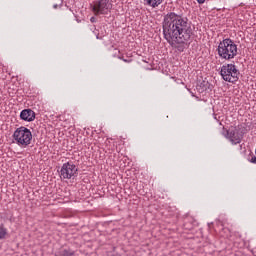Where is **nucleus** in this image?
I'll use <instances>...</instances> for the list:
<instances>
[{
	"mask_svg": "<svg viewBox=\"0 0 256 256\" xmlns=\"http://www.w3.org/2000/svg\"><path fill=\"white\" fill-rule=\"evenodd\" d=\"M163 37L171 47H175L180 53L185 51V46L193 37V28L189 18L175 12L164 15L162 22Z\"/></svg>",
	"mask_w": 256,
	"mask_h": 256,
	"instance_id": "obj_1",
	"label": "nucleus"
},
{
	"mask_svg": "<svg viewBox=\"0 0 256 256\" xmlns=\"http://www.w3.org/2000/svg\"><path fill=\"white\" fill-rule=\"evenodd\" d=\"M217 51L220 59L231 61L237 57V44L230 38H226L219 43Z\"/></svg>",
	"mask_w": 256,
	"mask_h": 256,
	"instance_id": "obj_2",
	"label": "nucleus"
},
{
	"mask_svg": "<svg viewBox=\"0 0 256 256\" xmlns=\"http://www.w3.org/2000/svg\"><path fill=\"white\" fill-rule=\"evenodd\" d=\"M13 139L19 147H29L33 141V133L29 128L21 126L14 131Z\"/></svg>",
	"mask_w": 256,
	"mask_h": 256,
	"instance_id": "obj_3",
	"label": "nucleus"
},
{
	"mask_svg": "<svg viewBox=\"0 0 256 256\" xmlns=\"http://www.w3.org/2000/svg\"><path fill=\"white\" fill-rule=\"evenodd\" d=\"M220 75L223 81H226L227 83H237V81H239V75H241V73L239 72V69H237V66L235 64L230 63L224 64L221 67Z\"/></svg>",
	"mask_w": 256,
	"mask_h": 256,
	"instance_id": "obj_4",
	"label": "nucleus"
},
{
	"mask_svg": "<svg viewBox=\"0 0 256 256\" xmlns=\"http://www.w3.org/2000/svg\"><path fill=\"white\" fill-rule=\"evenodd\" d=\"M94 15H107L111 11L113 4L109 0H96L90 4Z\"/></svg>",
	"mask_w": 256,
	"mask_h": 256,
	"instance_id": "obj_5",
	"label": "nucleus"
},
{
	"mask_svg": "<svg viewBox=\"0 0 256 256\" xmlns=\"http://www.w3.org/2000/svg\"><path fill=\"white\" fill-rule=\"evenodd\" d=\"M77 166L73 162L64 163L60 170V177L62 179H71L77 176Z\"/></svg>",
	"mask_w": 256,
	"mask_h": 256,
	"instance_id": "obj_6",
	"label": "nucleus"
},
{
	"mask_svg": "<svg viewBox=\"0 0 256 256\" xmlns=\"http://www.w3.org/2000/svg\"><path fill=\"white\" fill-rule=\"evenodd\" d=\"M226 139H229L232 145H239L243 141V132L237 127L226 131Z\"/></svg>",
	"mask_w": 256,
	"mask_h": 256,
	"instance_id": "obj_7",
	"label": "nucleus"
},
{
	"mask_svg": "<svg viewBox=\"0 0 256 256\" xmlns=\"http://www.w3.org/2000/svg\"><path fill=\"white\" fill-rule=\"evenodd\" d=\"M20 119H22V121H27L28 123L35 121V111L29 108L22 110L20 112Z\"/></svg>",
	"mask_w": 256,
	"mask_h": 256,
	"instance_id": "obj_8",
	"label": "nucleus"
},
{
	"mask_svg": "<svg viewBox=\"0 0 256 256\" xmlns=\"http://www.w3.org/2000/svg\"><path fill=\"white\" fill-rule=\"evenodd\" d=\"M146 4L149 5V7H159L163 3V0H144Z\"/></svg>",
	"mask_w": 256,
	"mask_h": 256,
	"instance_id": "obj_9",
	"label": "nucleus"
},
{
	"mask_svg": "<svg viewBox=\"0 0 256 256\" xmlns=\"http://www.w3.org/2000/svg\"><path fill=\"white\" fill-rule=\"evenodd\" d=\"M7 237V228L5 226L0 225V241Z\"/></svg>",
	"mask_w": 256,
	"mask_h": 256,
	"instance_id": "obj_10",
	"label": "nucleus"
},
{
	"mask_svg": "<svg viewBox=\"0 0 256 256\" xmlns=\"http://www.w3.org/2000/svg\"><path fill=\"white\" fill-rule=\"evenodd\" d=\"M62 255L63 256H75V251H73V250H63Z\"/></svg>",
	"mask_w": 256,
	"mask_h": 256,
	"instance_id": "obj_11",
	"label": "nucleus"
},
{
	"mask_svg": "<svg viewBox=\"0 0 256 256\" xmlns=\"http://www.w3.org/2000/svg\"><path fill=\"white\" fill-rule=\"evenodd\" d=\"M209 83L207 81H203L201 84H200V87H202V91H207V89H209Z\"/></svg>",
	"mask_w": 256,
	"mask_h": 256,
	"instance_id": "obj_12",
	"label": "nucleus"
},
{
	"mask_svg": "<svg viewBox=\"0 0 256 256\" xmlns=\"http://www.w3.org/2000/svg\"><path fill=\"white\" fill-rule=\"evenodd\" d=\"M118 59H121L124 63H131V59H125L122 56H119Z\"/></svg>",
	"mask_w": 256,
	"mask_h": 256,
	"instance_id": "obj_13",
	"label": "nucleus"
},
{
	"mask_svg": "<svg viewBox=\"0 0 256 256\" xmlns=\"http://www.w3.org/2000/svg\"><path fill=\"white\" fill-rule=\"evenodd\" d=\"M59 7H63V0H61V3L59 6H58V4L53 5V9H59Z\"/></svg>",
	"mask_w": 256,
	"mask_h": 256,
	"instance_id": "obj_14",
	"label": "nucleus"
},
{
	"mask_svg": "<svg viewBox=\"0 0 256 256\" xmlns=\"http://www.w3.org/2000/svg\"><path fill=\"white\" fill-rule=\"evenodd\" d=\"M249 161H250V163H254L256 165V156L255 155L251 156Z\"/></svg>",
	"mask_w": 256,
	"mask_h": 256,
	"instance_id": "obj_15",
	"label": "nucleus"
},
{
	"mask_svg": "<svg viewBox=\"0 0 256 256\" xmlns=\"http://www.w3.org/2000/svg\"><path fill=\"white\" fill-rule=\"evenodd\" d=\"M197 3H199V5H203V3H205V0H196Z\"/></svg>",
	"mask_w": 256,
	"mask_h": 256,
	"instance_id": "obj_16",
	"label": "nucleus"
},
{
	"mask_svg": "<svg viewBox=\"0 0 256 256\" xmlns=\"http://www.w3.org/2000/svg\"><path fill=\"white\" fill-rule=\"evenodd\" d=\"M90 21H91V23H95L96 18H95V17H91V18H90Z\"/></svg>",
	"mask_w": 256,
	"mask_h": 256,
	"instance_id": "obj_17",
	"label": "nucleus"
},
{
	"mask_svg": "<svg viewBox=\"0 0 256 256\" xmlns=\"http://www.w3.org/2000/svg\"><path fill=\"white\" fill-rule=\"evenodd\" d=\"M96 38L99 39V34L96 35Z\"/></svg>",
	"mask_w": 256,
	"mask_h": 256,
	"instance_id": "obj_18",
	"label": "nucleus"
}]
</instances>
